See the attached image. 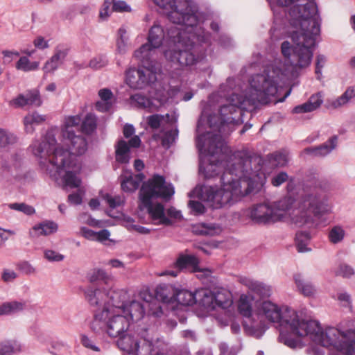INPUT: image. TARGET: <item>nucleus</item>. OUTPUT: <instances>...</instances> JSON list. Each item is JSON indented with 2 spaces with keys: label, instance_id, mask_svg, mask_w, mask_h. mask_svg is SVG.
Here are the masks:
<instances>
[{
  "label": "nucleus",
  "instance_id": "obj_17",
  "mask_svg": "<svg viewBox=\"0 0 355 355\" xmlns=\"http://www.w3.org/2000/svg\"><path fill=\"white\" fill-rule=\"evenodd\" d=\"M69 53V49L63 45H58L54 54L47 60L43 67L44 73H53L64 62Z\"/></svg>",
  "mask_w": 355,
  "mask_h": 355
},
{
  "label": "nucleus",
  "instance_id": "obj_45",
  "mask_svg": "<svg viewBox=\"0 0 355 355\" xmlns=\"http://www.w3.org/2000/svg\"><path fill=\"white\" fill-rule=\"evenodd\" d=\"M345 236V231L343 227L336 225L329 230L328 237L331 243L336 244L341 242Z\"/></svg>",
  "mask_w": 355,
  "mask_h": 355
},
{
  "label": "nucleus",
  "instance_id": "obj_36",
  "mask_svg": "<svg viewBox=\"0 0 355 355\" xmlns=\"http://www.w3.org/2000/svg\"><path fill=\"white\" fill-rule=\"evenodd\" d=\"M254 297L250 295L243 294L240 296L238 304L239 313L245 318H249L252 315V302Z\"/></svg>",
  "mask_w": 355,
  "mask_h": 355
},
{
  "label": "nucleus",
  "instance_id": "obj_8",
  "mask_svg": "<svg viewBox=\"0 0 355 355\" xmlns=\"http://www.w3.org/2000/svg\"><path fill=\"white\" fill-rule=\"evenodd\" d=\"M130 327L129 318L121 312L101 311L95 315L92 329L96 333L105 332L111 338L126 333Z\"/></svg>",
  "mask_w": 355,
  "mask_h": 355
},
{
  "label": "nucleus",
  "instance_id": "obj_19",
  "mask_svg": "<svg viewBox=\"0 0 355 355\" xmlns=\"http://www.w3.org/2000/svg\"><path fill=\"white\" fill-rule=\"evenodd\" d=\"M107 292L105 288L88 287L85 289L84 293L86 300L91 306H106L105 302L107 301Z\"/></svg>",
  "mask_w": 355,
  "mask_h": 355
},
{
  "label": "nucleus",
  "instance_id": "obj_58",
  "mask_svg": "<svg viewBox=\"0 0 355 355\" xmlns=\"http://www.w3.org/2000/svg\"><path fill=\"white\" fill-rule=\"evenodd\" d=\"M188 206L194 215L202 214L206 210L203 204L197 200H189Z\"/></svg>",
  "mask_w": 355,
  "mask_h": 355
},
{
  "label": "nucleus",
  "instance_id": "obj_63",
  "mask_svg": "<svg viewBox=\"0 0 355 355\" xmlns=\"http://www.w3.org/2000/svg\"><path fill=\"white\" fill-rule=\"evenodd\" d=\"M17 268L26 275H31L35 272V269L31 264L26 261L18 263L17 264Z\"/></svg>",
  "mask_w": 355,
  "mask_h": 355
},
{
  "label": "nucleus",
  "instance_id": "obj_28",
  "mask_svg": "<svg viewBox=\"0 0 355 355\" xmlns=\"http://www.w3.org/2000/svg\"><path fill=\"white\" fill-rule=\"evenodd\" d=\"M58 230V225L52 221L42 223L34 226L29 232L31 237H38L40 236H47L55 232Z\"/></svg>",
  "mask_w": 355,
  "mask_h": 355
},
{
  "label": "nucleus",
  "instance_id": "obj_7",
  "mask_svg": "<svg viewBox=\"0 0 355 355\" xmlns=\"http://www.w3.org/2000/svg\"><path fill=\"white\" fill-rule=\"evenodd\" d=\"M174 193L172 184L167 183L164 176L159 175H154L143 183L139 191L140 206L147 209L153 224L165 226L172 225V220L165 214L164 205L161 203L153 204L152 199H169Z\"/></svg>",
  "mask_w": 355,
  "mask_h": 355
},
{
  "label": "nucleus",
  "instance_id": "obj_11",
  "mask_svg": "<svg viewBox=\"0 0 355 355\" xmlns=\"http://www.w3.org/2000/svg\"><path fill=\"white\" fill-rule=\"evenodd\" d=\"M141 64L142 68H130L125 71V82L133 89H143L157 80L156 73L159 71L157 62L149 66Z\"/></svg>",
  "mask_w": 355,
  "mask_h": 355
},
{
  "label": "nucleus",
  "instance_id": "obj_50",
  "mask_svg": "<svg viewBox=\"0 0 355 355\" xmlns=\"http://www.w3.org/2000/svg\"><path fill=\"white\" fill-rule=\"evenodd\" d=\"M270 160L277 166H284L288 162V155L285 151L275 152L270 155Z\"/></svg>",
  "mask_w": 355,
  "mask_h": 355
},
{
  "label": "nucleus",
  "instance_id": "obj_29",
  "mask_svg": "<svg viewBox=\"0 0 355 355\" xmlns=\"http://www.w3.org/2000/svg\"><path fill=\"white\" fill-rule=\"evenodd\" d=\"M46 121V116L40 114L37 112L28 113L24 119L25 131L32 134L35 131V126L42 124Z\"/></svg>",
  "mask_w": 355,
  "mask_h": 355
},
{
  "label": "nucleus",
  "instance_id": "obj_6",
  "mask_svg": "<svg viewBox=\"0 0 355 355\" xmlns=\"http://www.w3.org/2000/svg\"><path fill=\"white\" fill-rule=\"evenodd\" d=\"M306 181L311 189L300 196L292 220L298 226L306 225L311 227L315 225L314 217L320 218L331 211L329 198L325 192L329 185L327 181L320 179L318 175L308 178Z\"/></svg>",
  "mask_w": 355,
  "mask_h": 355
},
{
  "label": "nucleus",
  "instance_id": "obj_59",
  "mask_svg": "<svg viewBox=\"0 0 355 355\" xmlns=\"http://www.w3.org/2000/svg\"><path fill=\"white\" fill-rule=\"evenodd\" d=\"M337 300L343 306L347 307L352 311V305L351 296L346 292H340L337 294Z\"/></svg>",
  "mask_w": 355,
  "mask_h": 355
},
{
  "label": "nucleus",
  "instance_id": "obj_54",
  "mask_svg": "<svg viewBox=\"0 0 355 355\" xmlns=\"http://www.w3.org/2000/svg\"><path fill=\"white\" fill-rule=\"evenodd\" d=\"M178 130H173L167 131L162 140V146L166 148H169L170 146L175 141L178 137Z\"/></svg>",
  "mask_w": 355,
  "mask_h": 355
},
{
  "label": "nucleus",
  "instance_id": "obj_38",
  "mask_svg": "<svg viewBox=\"0 0 355 355\" xmlns=\"http://www.w3.org/2000/svg\"><path fill=\"white\" fill-rule=\"evenodd\" d=\"M355 97V85L348 87L346 91L338 98L331 102L333 108H338L346 105L351 99Z\"/></svg>",
  "mask_w": 355,
  "mask_h": 355
},
{
  "label": "nucleus",
  "instance_id": "obj_2",
  "mask_svg": "<svg viewBox=\"0 0 355 355\" xmlns=\"http://www.w3.org/2000/svg\"><path fill=\"white\" fill-rule=\"evenodd\" d=\"M168 12V18L181 27L173 26L168 34L175 47L164 51L166 59L178 67L192 66L202 62L210 45V35L200 26L196 8L189 0H152Z\"/></svg>",
  "mask_w": 355,
  "mask_h": 355
},
{
  "label": "nucleus",
  "instance_id": "obj_43",
  "mask_svg": "<svg viewBox=\"0 0 355 355\" xmlns=\"http://www.w3.org/2000/svg\"><path fill=\"white\" fill-rule=\"evenodd\" d=\"M17 141V137L12 132L0 128V150L13 145Z\"/></svg>",
  "mask_w": 355,
  "mask_h": 355
},
{
  "label": "nucleus",
  "instance_id": "obj_13",
  "mask_svg": "<svg viewBox=\"0 0 355 355\" xmlns=\"http://www.w3.org/2000/svg\"><path fill=\"white\" fill-rule=\"evenodd\" d=\"M106 306L102 311L125 313L126 304L130 300L128 292L125 289H111L107 292Z\"/></svg>",
  "mask_w": 355,
  "mask_h": 355
},
{
  "label": "nucleus",
  "instance_id": "obj_18",
  "mask_svg": "<svg viewBox=\"0 0 355 355\" xmlns=\"http://www.w3.org/2000/svg\"><path fill=\"white\" fill-rule=\"evenodd\" d=\"M162 347H165V344L159 339L155 340L143 339L139 340L132 355H155L158 350H162Z\"/></svg>",
  "mask_w": 355,
  "mask_h": 355
},
{
  "label": "nucleus",
  "instance_id": "obj_60",
  "mask_svg": "<svg viewBox=\"0 0 355 355\" xmlns=\"http://www.w3.org/2000/svg\"><path fill=\"white\" fill-rule=\"evenodd\" d=\"M113 5V0H105L103 4V7L100 11V17L103 19H105L110 14L114 11L112 8Z\"/></svg>",
  "mask_w": 355,
  "mask_h": 355
},
{
  "label": "nucleus",
  "instance_id": "obj_41",
  "mask_svg": "<svg viewBox=\"0 0 355 355\" xmlns=\"http://www.w3.org/2000/svg\"><path fill=\"white\" fill-rule=\"evenodd\" d=\"M199 234L214 236L222 232V228L215 223H201L197 226L196 230Z\"/></svg>",
  "mask_w": 355,
  "mask_h": 355
},
{
  "label": "nucleus",
  "instance_id": "obj_37",
  "mask_svg": "<svg viewBox=\"0 0 355 355\" xmlns=\"http://www.w3.org/2000/svg\"><path fill=\"white\" fill-rule=\"evenodd\" d=\"M22 347L17 340H6L0 345L1 355H13L21 352Z\"/></svg>",
  "mask_w": 355,
  "mask_h": 355
},
{
  "label": "nucleus",
  "instance_id": "obj_53",
  "mask_svg": "<svg viewBox=\"0 0 355 355\" xmlns=\"http://www.w3.org/2000/svg\"><path fill=\"white\" fill-rule=\"evenodd\" d=\"M104 199L111 209H115L124 203V198L121 196H112L110 194L104 196Z\"/></svg>",
  "mask_w": 355,
  "mask_h": 355
},
{
  "label": "nucleus",
  "instance_id": "obj_44",
  "mask_svg": "<svg viewBox=\"0 0 355 355\" xmlns=\"http://www.w3.org/2000/svg\"><path fill=\"white\" fill-rule=\"evenodd\" d=\"M4 315H11L24 310L25 302L21 301H10L3 303Z\"/></svg>",
  "mask_w": 355,
  "mask_h": 355
},
{
  "label": "nucleus",
  "instance_id": "obj_64",
  "mask_svg": "<svg viewBox=\"0 0 355 355\" xmlns=\"http://www.w3.org/2000/svg\"><path fill=\"white\" fill-rule=\"evenodd\" d=\"M149 306L148 314L155 318H160L163 315V311L159 304L152 303L147 304Z\"/></svg>",
  "mask_w": 355,
  "mask_h": 355
},
{
  "label": "nucleus",
  "instance_id": "obj_24",
  "mask_svg": "<svg viewBox=\"0 0 355 355\" xmlns=\"http://www.w3.org/2000/svg\"><path fill=\"white\" fill-rule=\"evenodd\" d=\"M100 101L96 103V108L100 112L109 111L114 103V95L110 89L103 88L98 91Z\"/></svg>",
  "mask_w": 355,
  "mask_h": 355
},
{
  "label": "nucleus",
  "instance_id": "obj_49",
  "mask_svg": "<svg viewBox=\"0 0 355 355\" xmlns=\"http://www.w3.org/2000/svg\"><path fill=\"white\" fill-rule=\"evenodd\" d=\"M49 351L53 355H65L69 351V347L62 341H53Z\"/></svg>",
  "mask_w": 355,
  "mask_h": 355
},
{
  "label": "nucleus",
  "instance_id": "obj_34",
  "mask_svg": "<svg viewBox=\"0 0 355 355\" xmlns=\"http://www.w3.org/2000/svg\"><path fill=\"white\" fill-rule=\"evenodd\" d=\"M294 280L299 291L304 296H312L315 293V288L312 283L304 278L301 274L294 275Z\"/></svg>",
  "mask_w": 355,
  "mask_h": 355
},
{
  "label": "nucleus",
  "instance_id": "obj_12",
  "mask_svg": "<svg viewBox=\"0 0 355 355\" xmlns=\"http://www.w3.org/2000/svg\"><path fill=\"white\" fill-rule=\"evenodd\" d=\"M278 216L274 214L271 203L269 202L257 204L250 209V218L258 224L266 225L278 222Z\"/></svg>",
  "mask_w": 355,
  "mask_h": 355
},
{
  "label": "nucleus",
  "instance_id": "obj_9",
  "mask_svg": "<svg viewBox=\"0 0 355 355\" xmlns=\"http://www.w3.org/2000/svg\"><path fill=\"white\" fill-rule=\"evenodd\" d=\"M29 177L23 156L15 153L2 158L0 166V184L7 186L23 182Z\"/></svg>",
  "mask_w": 355,
  "mask_h": 355
},
{
  "label": "nucleus",
  "instance_id": "obj_33",
  "mask_svg": "<svg viewBox=\"0 0 355 355\" xmlns=\"http://www.w3.org/2000/svg\"><path fill=\"white\" fill-rule=\"evenodd\" d=\"M197 290L191 292L188 290L177 288L175 302L183 306H192L196 304Z\"/></svg>",
  "mask_w": 355,
  "mask_h": 355
},
{
  "label": "nucleus",
  "instance_id": "obj_30",
  "mask_svg": "<svg viewBox=\"0 0 355 355\" xmlns=\"http://www.w3.org/2000/svg\"><path fill=\"white\" fill-rule=\"evenodd\" d=\"M232 293L225 289L219 288L214 291V305L223 309L230 307L232 304Z\"/></svg>",
  "mask_w": 355,
  "mask_h": 355
},
{
  "label": "nucleus",
  "instance_id": "obj_15",
  "mask_svg": "<svg viewBox=\"0 0 355 355\" xmlns=\"http://www.w3.org/2000/svg\"><path fill=\"white\" fill-rule=\"evenodd\" d=\"M141 144V139L139 136L132 137L127 143L125 141L119 140L116 145L115 157L116 160L121 164H127L129 162L130 147L138 148Z\"/></svg>",
  "mask_w": 355,
  "mask_h": 355
},
{
  "label": "nucleus",
  "instance_id": "obj_46",
  "mask_svg": "<svg viewBox=\"0 0 355 355\" xmlns=\"http://www.w3.org/2000/svg\"><path fill=\"white\" fill-rule=\"evenodd\" d=\"M82 130L86 134H91L96 128V118L94 114L89 113L82 122Z\"/></svg>",
  "mask_w": 355,
  "mask_h": 355
},
{
  "label": "nucleus",
  "instance_id": "obj_39",
  "mask_svg": "<svg viewBox=\"0 0 355 355\" xmlns=\"http://www.w3.org/2000/svg\"><path fill=\"white\" fill-rule=\"evenodd\" d=\"M311 238V235L308 232L300 231L296 233L295 245L299 252H306L310 250V248L307 246Z\"/></svg>",
  "mask_w": 355,
  "mask_h": 355
},
{
  "label": "nucleus",
  "instance_id": "obj_16",
  "mask_svg": "<svg viewBox=\"0 0 355 355\" xmlns=\"http://www.w3.org/2000/svg\"><path fill=\"white\" fill-rule=\"evenodd\" d=\"M239 282L260 298L269 297L272 295L270 286L263 282L246 277H240Z\"/></svg>",
  "mask_w": 355,
  "mask_h": 355
},
{
  "label": "nucleus",
  "instance_id": "obj_1",
  "mask_svg": "<svg viewBox=\"0 0 355 355\" xmlns=\"http://www.w3.org/2000/svg\"><path fill=\"white\" fill-rule=\"evenodd\" d=\"M284 76L281 69L271 64L263 73L252 77L250 87L243 96L233 91L236 86L235 79L228 78L220 85L217 93L209 96V107L214 106L216 101H225L219 106L218 115L208 116L209 126L216 129L218 133L207 132L198 135L196 138V146L200 153L199 171L205 178H214L225 167L220 178V189L205 187L202 190V199L212 209L232 206L250 193L261 179L262 159L248 156L242 151L230 155L231 150L223 137L230 135L235 125L243 122V111L251 112L259 104L266 105L271 102Z\"/></svg>",
  "mask_w": 355,
  "mask_h": 355
},
{
  "label": "nucleus",
  "instance_id": "obj_10",
  "mask_svg": "<svg viewBox=\"0 0 355 355\" xmlns=\"http://www.w3.org/2000/svg\"><path fill=\"white\" fill-rule=\"evenodd\" d=\"M164 37L163 28L159 24H154L149 30L148 42L137 49L133 57L147 66L157 62L158 49L162 46Z\"/></svg>",
  "mask_w": 355,
  "mask_h": 355
},
{
  "label": "nucleus",
  "instance_id": "obj_52",
  "mask_svg": "<svg viewBox=\"0 0 355 355\" xmlns=\"http://www.w3.org/2000/svg\"><path fill=\"white\" fill-rule=\"evenodd\" d=\"M108 64V60L104 55H99L93 58L89 62V67L93 69H99Z\"/></svg>",
  "mask_w": 355,
  "mask_h": 355
},
{
  "label": "nucleus",
  "instance_id": "obj_22",
  "mask_svg": "<svg viewBox=\"0 0 355 355\" xmlns=\"http://www.w3.org/2000/svg\"><path fill=\"white\" fill-rule=\"evenodd\" d=\"M177 288L170 284H160L155 289V297L164 303L174 302Z\"/></svg>",
  "mask_w": 355,
  "mask_h": 355
},
{
  "label": "nucleus",
  "instance_id": "obj_35",
  "mask_svg": "<svg viewBox=\"0 0 355 355\" xmlns=\"http://www.w3.org/2000/svg\"><path fill=\"white\" fill-rule=\"evenodd\" d=\"M339 342L349 347L350 352H347L340 349H336L338 352L346 355H355V331L349 330L345 333L341 332Z\"/></svg>",
  "mask_w": 355,
  "mask_h": 355
},
{
  "label": "nucleus",
  "instance_id": "obj_14",
  "mask_svg": "<svg viewBox=\"0 0 355 355\" xmlns=\"http://www.w3.org/2000/svg\"><path fill=\"white\" fill-rule=\"evenodd\" d=\"M199 260L194 255L180 254L177 259L175 266L176 270H166L161 275L178 276L179 271L182 269H191V272L201 271L199 267Z\"/></svg>",
  "mask_w": 355,
  "mask_h": 355
},
{
  "label": "nucleus",
  "instance_id": "obj_40",
  "mask_svg": "<svg viewBox=\"0 0 355 355\" xmlns=\"http://www.w3.org/2000/svg\"><path fill=\"white\" fill-rule=\"evenodd\" d=\"M132 103L134 104L139 108H145L148 109L150 111H153L157 107V105H155L153 101L146 96L136 94L135 95H132L131 97Z\"/></svg>",
  "mask_w": 355,
  "mask_h": 355
},
{
  "label": "nucleus",
  "instance_id": "obj_42",
  "mask_svg": "<svg viewBox=\"0 0 355 355\" xmlns=\"http://www.w3.org/2000/svg\"><path fill=\"white\" fill-rule=\"evenodd\" d=\"M126 30L121 27L118 31L116 40V52L119 54H125L128 49V37H126Z\"/></svg>",
  "mask_w": 355,
  "mask_h": 355
},
{
  "label": "nucleus",
  "instance_id": "obj_55",
  "mask_svg": "<svg viewBox=\"0 0 355 355\" xmlns=\"http://www.w3.org/2000/svg\"><path fill=\"white\" fill-rule=\"evenodd\" d=\"M336 274L345 278H349L354 274V270L347 263H340L336 271Z\"/></svg>",
  "mask_w": 355,
  "mask_h": 355
},
{
  "label": "nucleus",
  "instance_id": "obj_3",
  "mask_svg": "<svg viewBox=\"0 0 355 355\" xmlns=\"http://www.w3.org/2000/svg\"><path fill=\"white\" fill-rule=\"evenodd\" d=\"M58 132L57 128H51L42 142L35 140L29 148L39 159L41 169L53 180L58 182L60 179L63 189L78 188L81 180L78 174L81 166L77 155H83L87 150L86 139L80 135L67 131L62 135L63 144L69 147L64 150L57 146L55 135Z\"/></svg>",
  "mask_w": 355,
  "mask_h": 355
},
{
  "label": "nucleus",
  "instance_id": "obj_47",
  "mask_svg": "<svg viewBox=\"0 0 355 355\" xmlns=\"http://www.w3.org/2000/svg\"><path fill=\"white\" fill-rule=\"evenodd\" d=\"M39 67V62H31L29 59L26 57H21L19 58L16 64V68L19 70L24 71H31L35 70Z\"/></svg>",
  "mask_w": 355,
  "mask_h": 355
},
{
  "label": "nucleus",
  "instance_id": "obj_51",
  "mask_svg": "<svg viewBox=\"0 0 355 355\" xmlns=\"http://www.w3.org/2000/svg\"><path fill=\"white\" fill-rule=\"evenodd\" d=\"M290 180V182H293V179L289 178L288 173L285 171H279L278 173H275L271 179L270 182L271 184L275 187H280L282 184Z\"/></svg>",
  "mask_w": 355,
  "mask_h": 355
},
{
  "label": "nucleus",
  "instance_id": "obj_62",
  "mask_svg": "<svg viewBox=\"0 0 355 355\" xmlns=\"http://www.w3.org/2000/svg\"><path fill=\"white\" fill-rule=\"evenodd\" d=\"M164 120V116L160 114H153L147 119L148 125L153 129H157Z\"/></svg>",
  "mask_w": 355,
  "mask_h": 355
},
{
  "label": "nucleus",
  "instance_id": "obj_21",
  "mask_svg": "<svg viewBox=\"0 0 355 355\" xmlns=\"http://www.w3.org/2000/svg\"><path fill=\"white\" fill-rule=\"evenodd\" d=\"M147 304V302L141 303L136 300L129 301L126 304L125 312L123 314L128 317L130 323L131 320L137 322L144 318Z\"/></svg>",
  "mask_w": 355,
  "mask_h": 355
},
{
  "label": "nucleus",
  "instance_id": "obj_5",
  "mask_svg": "<svg viewBox=\"0 0 355 355\" xmlns=\"http://www.w3.org/2000/svg\"><path fill=\"white\" fill-rule=\"evenodd\" d=\"M278 5L290 7L288 20L295 29L290 37L295 44L290 58L294 69L308 67L312 60L316 38L320 33L321 19L314 0H277Z\"/></svg>",
  "mask_w": 355,
  "mask_h": 355
},
{
  "label": "nucleus",
  "instance_id": "obj_48",
  "mask_svg": "<svg viewBox=\"0 0 355 355\" xmlns=\"http://www.w3.org/2000/svg\"><path fill=\"white\" fill-rule=\"evenodd\" d=\"M80 122L81 118L78 115L66 118L64 126L62 128V135H64V133H67V131L74 132L73 128L78 126Z\"/></svg>",
  "mask_w": 355,
  "mask_h": 355
},
{
  "label": "nucleus",
  "instance_id": "obj_27",
  "mask_svg": "<svg viewBox=\"0 0 355 355\" xmlns=\"http://www.w3.org/2000/svg\"><path fill=\"white\" fill-rule=\"evenodd\" d=\"M119 338L116 344L119 349L128 353V355H132L139 340L134 336L126 334H122Z\"/></svg>",
  "mask_w": 355,
  "mask_h": 355
},
{
  "label": "nucleus",
  "instance_id": "obj_23",
  "mask_svg": "<svg viewBox=\"0 0 355 355\" xmlns=\"http://www.w3.org/2000/svg\"><path fill=\"white\" fill-rule=\"evenodd\" d=\"M41 103L42 101L37 92H28L25 95L20 94L12 101V104L17 107L25 105L40 106Z\"/></svg>",
  "mask_w": 355,
  "mask_h": 355
},
{
  "label": "nucleus",
  "instance_id": "obj_20",
  "mask_svg": "<svg viewBox=\"0 0 355 355\" xmlns=\"http://www.w3.org/2000/svg\"><path fill=\"white\" fill-rule=\"evenodd\" d=\"M338 139V136L334 135L320 146L305 148L303 150V153L310 155L313 157H324L336 147Z\"/></svg>",
  "mask_w": 355,
  "mask_h": 355
},
{
  "label": "nucleus",
  "instance_id": "obj_31",
  "mask_svg": "<svg viewBox=\"0 0 355 355\" xmlns=\"http://www.w3.org/2000/svg\"><path fill=\"white\" fill-rule=\"evenodd\" d=\"M144 177L142 173L122 177L121 182L122 190L125 192L135 191L143 181Z\"/></svg>",
  "mask_w": 355,
  "mask_h": 355
},
{
  "label": "nucleus",
  "instance_id": "obj_61",
  "mask_svg": "<svg viewBox=\"0 0 355 355\" xmlns=\"http://www.w3.org/2000/svg\"><path fill=\"white\" fill-rule=\"evenodd\" d=\"M323 102V96L320 92H318L315 94H313L309 98L307 103L310 105V106L315 110L318 109Z\"/></svg>",
  "mask_w": 355,
  "mask_h": 355
},
{
  "label": "nucleus",
  "instance_id": "obj_25",
  "mask_svg": "<svg viewBox=\"0 0 355 355\" xmlns=\"http://www.w3.org/2000/svg\"><path fill=\"white\" fill-rule=\"evenodd\" d=\"M294 202V199L291 196H285L277 202L271 203L274 214L278 216V221L282 220Z\"/></svg>",
  "mask_w": 355,
  "mask_h": 355
},
{
  "label": "nucleus",
  "instance_id": "obj_32",
  "mask_svg": "<svg viewBox=\"0 0 355 355\" xmlns=\"http://www.w3.org/2000/svg\"><path fill=\"white\" fill-rule=\"evenodd\" d=\"M196 304L206 309H215L214 291L212 292L205 288L198 289Z\"/></svg>",
  "mask_w": 355,
  "mask_h": 355
},
{
  "label": "nucleus",
  "instance_id": "obj_56",
  "mask_svg": "<svg viewBox=\"0 0 355 355\" xmlns=\"http://www.w3.org/2000/svg\"><path fill=\"white\" fill-rule=\"evenodd\" d=\"M11 209L21 211L27 215H31L35 213V209L25 203H12L9 205Z\"/></svg>",
  "mask_w": 355,
  "mask_h": 355
},
{
  "label": "nucleus",
  "instance_id": "obj_26",
  "mask_svg": "<svg viewBox=\"0 0 355 355\" xmlns=\"http://www.w3.org/2000/svg\"><path fill=\"white\" fill-rule=\"evenodd\" d=\"M87 280L92 284L102 282L109 285L113 281V277L101 268H94L87 274Z\"/></svg>",
  "mask_w": 355,
  "mask_h": 355
},
{
  "label": "nucleus",
  "instance_id": "obj_57",
  "mask_svg": "<svg viewBox=\"0 0 355 355\" xmlns=\"http://www.w3.org/2000/svg\"><path fill=\"white\" fill-rule=\"evenodd\" d=\"M44 258L50 262H59L62 261L64 257L59 252L49 249H46L44 251Z\"/></svg>",
  "mask_w": 355,
  "mask_h": 355
},
{
  "label": "nucleus",
  "instance_id": "obj_4",
  "mask_svg": "<svg viewBox=\"0 0 355 355\" xmlns=\"http://www.w3.org/2000/svg\"><path fill=\"white\" fill-rule=\"evenodd\" d=\"M256 307L259 316L279 324V340L290 347H295L297 342L288 336L286 333L287 330L300 337L309 336L313 342L323 347H332L334 349L350 352L349 347L339 342L341 331L336 328L329 327L324 331L318 321L300 320L293 309L286 307L282 310L277 304L270 300L257 302Z\"/></svg>",
  "mask_w": 355,
  "mask_h": 355
}]
</instances>
